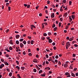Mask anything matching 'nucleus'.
<instances>
[{"mask_svg": "<svg viewBox=\"0 0 78 78\" xmlns=\"http://www.w3.org/2000/svg\"><path fill=\"white\" fill-rule=\"evenodd\" d=\"M65 75L66 76V77H70L71 76L69 73L68 72H66L65 73Z\"/></svg>", "mask_w": 78, "mask_h": 78, "instance_id": "nucleus-1", "label": "nucleus"}, {"mask_svg": "<svg viewBox=\"0 0 78 78\" xmlns=\"http://www.w3.org/2000/svg\"><path fill=\"white\" fill-rule=\"evenodd\" d=\"M70 45V42H68L66 43V46L68 47H69V46Z\"/></svg>", "mask_w": 78, "mask_h": 78, "instance_id": "nucleus-2", "label": "nucleus"}, {"mask_svg": "<svg viewBox=\"0 0 78 78\" xmlns=\"http://www.w3.org/2000/svg\"><path fill=\"white\" fill-rule=\"evenodd\" d=\"M20 47H21V48H23V47L24 45H23V44H22V43H20Z\"/></svg>", "mask_w": 78, "mask_h": 78, "instance_id": "nucleus-3", "label": "nucleus"}, {"mask_svg": "<svg viewBox=\"0 0 78 78\" xmlns=\"http://www.w3.org/2000/svg\"><path fill=\"white\" fill-rule=\"evenodd\" d=\"M51 17L54 18V17H55V13H53L51 15Z\"/></svg>", "mask_w": 78, "mask_h": 78, "instance_id": "nucleus-4", "label": "nucleus"}, {"mask_svg": "<svg viewBox=\"0 0 78 78\" xmlns=\"http://www.w3.org/2000/svg\"><path fill=\"white\" fill-rule=\"evenodd\" d=\"M5 66V65L4 64H2L0 66V69H2L3 68V67H4Z\"/></svg>", "mask_w": 78, "mask_h": 78, "instance_id": "nucleus-5", "label": "nucleus"}, {"mask_svg": "<svg viewBox=\"0 0 78 78\" xmlns=\"http://www.w3.org/2000/svg\"><path fill=\"white\" fill-rule=\"evenodd\" d=\"M16 39H19L20 37V35H16Z\"/></svg>", "mask_w": 78, "mask_h": 78, "instance_id": "nucleus-6", "label": "nucleus"}, {"mask_svg": "<svg viewBox=\"0 0 78 78\" xmlns=\"http://www.w3.org/2000/svg\"><path fill=\"white\" fill-rule=\"evenodd\" d=\"M9 43L10 44H11V45H12L13 44H14L12 42V40H10L9 41Z\"/></svg>", "mask_w": 78, "mask_h": 78, "instance_id": "nucleus-7", "label": "nucleus"}, {"mask_svg": "<svg viewBox=\"0 0 78 78\" xmlns=\"http://www.w3.org/2000/svg\"><path fill=\"white\" fill-rule=\"evenodd\" d=\"M64 67L66 68H67L68 67V65L67 64H66V63L64 65Z\"/></svg>", "mask_w": 78, "mask_h": 78, "instance_id": "nucleus-8", "label": "nucleus"}, {"mask_svg": "<svg viewBox=\"0 0 78 78\" xmlns=\"http://www.w3.org/2000/svg\"><path fill=\"white\" fill-rule=\"evenodd\" d=\"M71 16L73 19H75V16L72 15Z\"/></svg>", "mask_w": 78, "mask_h": 78, "instance_id": "nucleus-9", "label": "nucleus"}, {"mask_svg": "<svg viewBox=\"0 0 78 78\" xmlns=\"http://www.w3.org/2000/svg\"><path fill=\"white\" fill-rule=\"evenodd\" d=\"M4 63L5 64V65H6L7 66H9V64H8V62H4Z\"/></svg>", "mask_w": 78, "mask_h": 78, "instance_id": "nucleus-10", "label": "nucleus"}, {"mask_svg": "<svg viewBox=\"0 0 78 78\" xmlns=\"http://www.w3.org/2000/svg\"><path fill=\"white\" fill-rule=\"evenodd\" d=\"M52 40L51 39H49L48 40V42L49 43H51L52 42Z\"/></svg>", "mask_w": 78, "mask_h": 78, "instance_id": "nucleus-11", "label": "nucleus"}, {"mask_svg": "<svg viewBox=\"0 0 78 78\" xmlns=\"http://www.w3.org/2000/svg\"><path fill=\"white\" fill-rule=\"evenodd\" d=\"M45 70H50V68L49 67H47L45 69Z\"/></svg>", "mask_w": 78, "mask_h": 78, "instance_id": "nucleus-12", "label": "nucleus"}, {"mask_svg": "<svg viewBox=\"0 0 78 78\" xmlns=\"http://www.w3.org/2000/svg\"><path fill=\"white\" fill-rule=\"evenodd\" d=\"M71 75L72 76H73L74 77H75V75L73 73H71Z\"/></svg>", "mask_w": 78, "mask_h": 78, "instance_id": "nucleus-13", "label": "nucleus"}, {"mask_svg": "<svg viewBox=\"0 0 78 78\" xmlns=\"http://www.w3.org/2000/svg\"><path fill=\"white\" fill-rule=\"evenodd\" d=\"M66 39H67V40H69V41H71V40H70V39L69 38V37H67Z\"/></svg>", "mask_w": 78, "mask_h": 78, "instance_id": "nucleus-14", "label": "nucleus"}, {"mask_svg": "<svg viewBox=\"0 0 78 78\" xmlns=\"http://www.w3.org/2000/svg\"><path fill=\"white\" fill-rule=\"evenodd\" d=\"M25 67H21V70H24V69H25Z\"/></svg>", "mask_w": 78, "mask_h": 78, "instance_id": "nucleus-15", "label": "nucleus"}, {"mask_svg": "<svg viewBox=\"0 0 78 78\" xmlns=\"http://www.w3.org/2000/svg\"><path fill=\"white\" fill-rule=\"evenodd\" d=\"M30 43L32 45H33L34 43V41H33V40H31L30 41Z\"/></svg>", "mask_w": 78, "mask_h": 78, "instance_id": "nucleus-16", "label": "nucleus"}, {"mask_svg": "<svg viewBox=\"0 0 78 78\" xmlns=\"http://www.w3.org/2000/svg\"><path fill=\"white\" fill-rule=\"evenodd\" d=\"M73 38H74V37H71L70 38L71 41H73Z\"/></svg>", "mask_w": 78, "mask_h": 78, "instance_id": "nucleus-17", "label": "nucleus"}, {"mask_svg": "<svg viewBox=\"0 0 78 78\" xmlns=\"http://www.w3.org/2000/svg\"><path fill=\"white\" fill-rule=\"evenodd\" d=\"M37 59H34V60L33 61V62H34L37 63Z\"/></svg>", "mask_w": 78, "mask_h": 78, "instance_id": "nucleus-18", "label": "nucleus"}, {"mask_svg": "<svg viewBox=\"0 0 78 78\" xmlns=\"http://www.w3.org/2000/svg\"><path fill=\"white\" fill-rule=\"evenodd\" d=\"M41 76H45V74H41Z\"/></svg>", "mask_w": 78, "mask_h": 78, "instance_id": "nucleus-19", "label": "nucleus"}, {"mask_svg": "<svg viewBox=\"0 0 78 78\" xmlns=\"http://www.w3.org/2000/svg\"><path fill=\"white\" fill-rule=\"evenodd\" d=\"M16 44H17V45H19V41H16Z\"/></svg>", "mask_w": 78, "mask_h": 78, "instance_id": "nucleus-20", "label": "nucleus"}, {"mask_svg": "<svg viewBox=\"0 0 78 78\" xmlns=\"http://www.w3.org/2000/svg\"><path fill=\"white\" fill-rule=\"evenodd\" d=\"M12 73H10L9 74V76H12Z\"/></svg>", "mask_w": 78, "mask_h": 78, "instance_id": "nucleus-21", "label": "nucleus"}, {"mask_svg": "<svg viewBox=\"0 0 78 78\" xmlns=\"http://www.w3.org/2000/svg\"><path fill=\"white\" fill-rule=\"evenodd\" d=\"M16 67V69H17L18 70H20V67H19V66H17Z\"/></svg>", "mask_w": 78, "mask_h": 78, "instance_id": "nucleus-22", "label": "nucleus"}, {"mask_svg": "<svg viewBox=\"0 0 78 78\" xmlns=\"http://www.w3.org/2000/svg\"><path fill=\"white\" fill-rule=\"evenodd\" d=\"M9 49L10 50H12L13 48H12V47H11V46H10L9 48Z\"/></svg>", "mask_w": 78, "mask_h": 78, "instance_id": "nucleus-23", "label": "nucleus"}, {"mask_svg": "<svg viewBox=\"0 0 78 78\" xmlns=\"http://www.w3.org/2000/svg\"><path fill=\"white\" fill-rule=\"evenodd\" d=\"M68 15V14H67V13H65V14L64 15V16H65V17H67V16Z\"/></svg>", "mask_w": 78, "mask_h": 78, "instance_id": "nucleus-24", "label": "nucleus"}, {"mask_svg": "<svg viewBox=\"0 0 78 78\" xmlns=\"http://www.w3.org/2000/svg\"><path fill=\"white\" fill-rule=\"evenodd\" d=\"M69 19L71 21V22L72 20V19L71 18V16H69Z\"/></svg>", "mask_w": 78, "mask_h": 78, "instance_id": "nucleus-25", "label": "nucleus"}, {"mask_svg": "<svg viewBox=\"0 0 78 78\" xmlns=\"http://www.w3.org/2000/svg\"><path fill=\"white\" fill-rule=\"evenodd\" d=\"M23 43L24 45H26V43H27L26 41H23Z\"/></svg>", "mask_w": 78, "mask_h": 78, "instance_id": "nucleus-26", "label": "nucleus"}, {"mask_svg": "<svg viewBox=\"0 0 78 78\" xmlns=\"http://www.w3.org/2000/svg\"><path fill=\"white\" fill-rule=\"evenodd\" d=\"M42 70H40L38 73L39 74H41V73H42Z\"/></svg>", "mask_w": 78, "mask_h": 78, "instance_id": "nucleus-27", "label": "nucleus"}, {"mask_svg": "<svg viewBox=\"0 0 78 78\" xmlns=\"http://www.w3.org/2000/svg\"><path fill=\"white\" fill-rule=\"evenodd\" d=\"M33 72H37V70H36V69H34L33 70Z\"/></svg>", "mask_w": 78, "mask_h": 78, "instance_id": "nucleus-28", "label": "nucleus"}, {"mask_svg": "<svg viewBox=\"0 0 78 78\" xmlns=\"http://www.w3.org/2000/svg\"><path fill=\"white\" fill-rule=\"evenodd\" d=\"M45 38L44 37H41V39L43 41H44V40H45Z\"/></svg>", "mask_w": 78, "mask_h": 78, "instance_id": "nucleus-29", "label": "nucleus"}, {"mask_svg": "<svg viewBox=\"0 0 78 78\" xmlns=\"http://www.w3.org/2000/svg\"><path fill=\"white\" fill-rule=\"evenodd\" d=\"M43 35L44 36H47V34L45 33H44V34Z\"/></svg>", "mask_w": 78, "mask_h": 78, "instance_id": "nucleus-30", "label": "nucleus"}, {"mask_svg": "<svg viewBox=\"0 0 78 78\" xmlns=\"http://www.w3.org/2000/svg\"><path fill=\"white\" fill-rule=\"evenodd\" d=\"M23 41V38H21L20 40V42H22V41Z\"/></svg>", "mask_w": 78, "mask_h": 78, "instance_id": "nucleus-31", "label": "nucleus"}, {"mask_svg": "<svg viewBox=\"0 0 78 78\" xmlns=\"http://www.w3.org/2000/svg\"><path fill=\"white\" fill-rule=\"evenodd\" d=\"M56 30H57V27H56L55 28H54V31H56Z\"/></svg>", "mask_w": 78, "mask_h": 78, "instance_id": "nucleus-32", "label": "nucleus"}, {"mask_svg": "<svg viewBox=\"0 0 78 78\" xmlns=\"http://www.w3.org/2000/svg\"><path fill=\"white\" fill-rule=\"evenodd\" d=\"M47 4H48L49 5H50V1H47Z\"/></svg>", "mask_w": 78, "mask_h": 78, "instance_id": "nucleus-33", "label": "nucleus"}, {"mask_svg": "<svg viewBox=\"0 0 78 78\" xmlns=\"http://www.w3.org/2000/svg\"><path fill=\"white\" fill-rule=\"evenodd\" d=\"M16 62L17 64H18V65H19V61H16Z\"/></svg>", "mask_w": 78, "mask_h": 78, "instance_id": "nucleus-34", "label": "nucleus"}, {"mask_svg": "<svg viewBox=\"0 0 78 78\" xmlns=\"http://www.w3.org/2000/svg\"><path fill=\"white\" fill-rule=\"evenodd\" d=\"M31 27L32 28H35V26H34L33 25H31Z\"/></svg>", "mask_w": 78, "mask_h": 78, "instance_id": "nucleus-35", "label": "nucleus"}, {"mask_svg": "<svg viewBox=\"0 0 78 78\" xmlns=\"http://www.w3.org/2000/svg\"><path fill=\"white\" fill-rule=\"evenodd\" d=\"M52 55H53V53H52V52L51 53H50L49 54L50 56H52Z\"/></svg>", "mask_w": 78, "mask_h": 78, "instance_id": "nucleus-36", "label": "nucleus"}, {"mask_svg": "<svg viewBox=\"0 0 78 78\" xmlns=\"http://www.w3.org/2000/svg\"><path fill=\"white\" fill-rule=\"evenodd\" d=\"M23 55H26V52H25V51H24L23 53Z\"/></svg>", "mask_w": 78, "mask_h": 78, "instance_id": "nucleus-37", "label": "nucleus"}, {"mask_svg": "<svg viewBox=\"0 0 78 78\" xmlns=\"http://www.w3.org/2000/svg\"><path fill=\"white\" fill-rule=\"evenodd\" d=\"M17 76H18V77H19V78H21V77H20V75H19V74H18L17 75Z\"/></svg>", "mask_w": 78, "mask_h": 78, "instance_id": "nucleus-38", "label": "nucleus"}, {"mask_svg": "<svg viewBox=\"0 0 78 78\" xmlns=\"http://www.w3.org/2000/svg\"><path fill=\"white\" fill-rule=\"evenodd\" d=\"M45 56H46V58H48V54L46 55Z\"/></svg>", "mask_w": 78, "mask_h": 78, "instance_id": "nucleus-39", "label": "nucleus"}, {"mask_svg": "<svg viewBox=\"0 0 78 78\" xmlns=\"http://www.w3.org/2000/svg\"><path fill=\"white\" fill-rule=\"evenodd\" d=\"M59 27H61V22L59 23Z\"/></svg>", "mask_w": 78, "mask_h": 78, "instance_id": "nucleus-40", "label": "nucleus"}, {"mask_svg": "<svg viewBox=\"0 0 78 78\" xmlns=\"http://www.w3.org/2000/svg\"><path fill=\"white\" fill-rule=\"evenodd\" d=\"M27 8H30V5H29L27 6Z\"/></svg>", "mask_w": 78, "mask_h": 78, "instance_id": "nucleus-41", "label": "nucleus"}, {"mask_svg": "<svg viewBox=\"0 0 78 78\" xmlns=\"http://www.w3.org/2000/svg\"><path fill=\"white\" fill-rule=\"evenodd\" d=\"M75 56H76V55L75 54H73V57H75Z\"/></svg>", "mask_w": 78, "mask_h": 78, "instance_id": "nucleus-42", "label": "nucleus"}, {"mask_svg": "<svg viewBox=\"0 0 78 78\" xmlns=\"http://www.w3.org/2000/svg\"><path fill=\"white\" fill-rule=\"evenodd\" d=\"M69 5H71V4H72V1H70L69 2Z\"/></svg>", "mask_w": 78, "mask_h": 78, "instance_id": "nucleus-43", "label": "nucleus"}, {"mask_svg": "<svg viewBox=\"0 0 78 78\" xmlns=\"http://www.w3.org/2000/svg\"><path fill=\"white\" fill-rule=\"evenodd\" d=\"M56 26L55 25V24H54L52 26V28H55V27Z\"/></svg>", "mask_w": 78, "mask_h": 78, "instance_id": "nucleus-44", "label": "nucleus"}, {"mask_svg": "<svg viewBox=\"0 0 78 78\" xmlns=\"http://www.w3.org/2000/svg\"><path fill=\"white\" fill-rule=\"evenodd\" d=\"M55 58L56 59H58V55H56L55 57Z\"/></svg>", "mask_w": 78, "mask_h": 78, "instance_id": "nucleus-45", "label": "nucleus"}, {"mask_svg": "<svg viewBox=\"0 0 78 78\" xmlns=\"http://www.w3.org/2000/svg\"><path fill=\"white\" fill-rule=\"evenodd\" d=\"M45 12L46 14H48V11H47V10H46Z\"/></svg>", "mask_w": 78, "mask_h": 78, "instance_id": "nucleus-46", "label": "nucleus"}, {"mask_svg": "<svg viewBox=\"0 0 78 78\" xmlns=\"http://www.w3.org/2000/svg\"><path fill=\"white\" fill-rule=\"evenodd\" d=\"M8 9H9V11H10V10H11V7L9 6L8 7Z\"/></svg>", "mask_w": 78, "mask_h": 78, "instance_id": "nucleus-47", "label": "nucleus"}, {"mask_svg": "<svg viewBox=\"0 0 78 78\" xmlns=\"http://www.w3.org/2000/svg\"><path fill=\"white\" fill-rule=\"evenodd\" d=\"M29 56H32V54H31V53H29L28 54Z\"/></svg>", "mask_w": 78, "mask_h": 78, "instance_id": "nucleus-48", "label": "nucleus"}, {"mask_svg": "<svg viewBox=\"0 0 78 78\" xmlns=\"http://www.w3.org/2000/svg\"><path fill=\"white\" fill-rule=\"evenodd\" d=\"M9 5V3H6V6H8V5Z\"/></svg>", "mask_w": 78, "mask_h": 78, "instance_id": "nucleus-49", "label": "nucleus"}, {"mask_svg": "<svg viewBox=\"0 0 78 78\" xmlns=\"http://www.w3.org/2000/svg\"><path fill=\"white\" fill-rule=\"evenodd\" d=\"M52 45L53 46H54V45H55V42H53L52 43Z\"/></svg>", "mask_w": 78, "mask_h": 78, "instance_id": "nucleus-50", "label": "nucleus"}, {"mask_svg": "<svg viewBox=\"0 0 78 78\" xmlns=\"http://www.w3.org/2000/svg\"><path fill=\"white\" fill-rule=\"evenodd\" d=\"M45 62L44 61L43 63V66H45Z\"/></svg>", "mask_w": 78, "mask_h": 78, "instance_id": "nucleus-51", "label": "nucleus"}, {"mask_svg": "<svg viewBox=\"0 0 78 78\" xmlns=\"http://www.w3.org/2000/svg\"><path fill=\"white\" fill-rule=\"evenodd\" d=\"M27 43L28 44H30V41H27Z\"/></svg>", "mask_w": 78, "mask_h": 78, "instance_id": "nucleus-52", "label": "nucleus"}, {"mask_svg": "<svg viewBox=\"0 0 78 78\" xmlns=\"http://www.w3.org/2000/svg\"><path fill=\"white\" fill-rule=\"evenodd\" d=\"M44 24H45V25L46 26H47V23H44Z\"/></svg>", "mask_w": 78, "mask_h": 78, "instance_id": "nucleus-53", "label": "nucleus"}, {"mask_svg": "<svg viewBox=\"0 0 78 78\" xmlns=\"http://www.w3.org/2000/svg\"><path fill=\"white\" fill-rule=\"evenodd\" d=\"M69 28V27L68 26H66V30H67L68 29V28Z\"/></svg>", "mask_w": 78, "mask_h": 78, "instance_id": "nucleus-54", "label": "nucleus"}, {"mask_svg": "<svg viewBox=\"0 0 78 78\" xmlns=\"http://www.w3.org/2000/svg\"><path fill=\"white\" fill-rule=\"evenodd\" d=\"M48 35H51V33L50 32H48Z\"/></svg>", "mask_w": 78, "mask_h": 78, "instance_id": "nucleus-55", "label": "nucleus"}, {"mask_svg": "<svg viewBox=\"0 0 78 78\" xmlns=\"http://www.w3.org/2000/svg\"><path fill=\"white\" fill-rule=\"evenodd\" d=\"M36 58H39V55H36Z\"/></svg>", "mask_w": 78, "mask_h": 78, "instance_id": "nucleus-56", "label": "nucleus"}, {"mask_svg": "<svg viewBox=\"0 0 78 78\" xmlns=\"http://www.w3.org/2000/svg\"><path fill=\"white\" fill-rule=\"evenodd\" d=\"M24 6H25V7H26V6H27V4H24Z\"/></svg>", "mask_w": 78, "mask_h": 78, "instance_id": "nucleus-57", "label": "nucleus"}, {"mask_svg": "<svg viewBox=\"0 0 78 78\" xmlns=\"http://www.w3.org/2000/svg\"><path fill=\"white\" fill-rule=\"evenodd\" d=\"M63 3H66V0H63Z\"/></svg>", "mask_w": 78, "mask_h": 78, "instance_id": "nucleus-58", "label": "nucleus"}, {"mask_svg": "<svg viewBox=\"0 0 78 78\" xmlns=\"http://www.w3.org/2000/svg\"><path fill=\"white\" fill-rule=\"evenodd\" d=\"M12 48H16V45H14V46H12Z\"/></svg>", "mask_w": 78, "mask_h": 78, "instance_id": "nucleus-59", "label": "nucleus"}, {"mask_svg": "<svg viewBox=\"0 0 78 78\" xmlns=\"http://www.w3.org/2000/svg\"><path fill=\"white\" fill-rule=\"evenodd\" d=\"M61 62H60V61H58V64H59V65H61Z\"/></svg>", "mask_w": 78, "mask_h": 78, "instance_id": "nucleus-60", "label": "nucleus"}, {"mask_svg": "<svg viewBox=\"0 0 78 78\" xmlns=\"http://www.w3.org/2000/svg\"><path fill=\"white\" fill-rule=\"evenodd\" d=\"M42 16V13H40L39 14V16H40V17H41V16Z\"/></svg>", "mask_w": 78, "mask_h": 78, "instance_id": "nucleus-61", "label": "nucleus"}, {"mask_svg": "<svg viewBox=\"0 0 78 78\" xmlns=\"http://www.w3.org/2000/svg\"><path fill=\"white\" fill-rule=\"evenodd\" d=\"M76 76H78V73H76Z\"/></svg>", "mask_w": 78, "mask_h": 78, "instance_id": "nucleus-62", "label": "nucleus"}, {"mask_svg": "<svg viewBox=\"0 0 78 78\" xmlns=\"http://www.w3.org/2000/svg\"><path fill=\"white\" fill-rule=\"evenodd\" d=\"M6 70H7V71H8L9 72V69L8 68H7Z\"/></svg>", "mask_w": 78, "mask_h": 78, "instance_id": "nucleus-63", "label": "nucleus"}, {"mask_svg": "<svg viewBox=\"0 0 78 78\" xmlns=\"http://www.w3.org/2000/svg\"><path fill=\"white\" fill-rule=\"evenodd\" d=\"M28 51L29 52H30L31 51V49H28Z\"/></svg>", "mask_w": 78, "mask_h": 78, "instance_id": "nucleus-64", "label": "nucleus"}]
</instances>
